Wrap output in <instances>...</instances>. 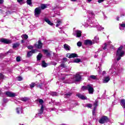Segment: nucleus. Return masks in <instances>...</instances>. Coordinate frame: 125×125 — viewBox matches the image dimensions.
<instances>
[{"label":"nucleus","mask_w":125,"mask_h":125,"mask_svg":"<svg viewBox=\"0 0 125 125\" xmlns=\"http://www.w3.org/2000/svg\"><path fill=\"white\" fill-rule=\"evenodd\" d=\"M85 27H88V25L87 24Z\"/></svg>","instance_id":"63"},{"label":"nucleus","mask_w":125,"mask_h":125,"mask_svg":"<svg viewBox=\"0 0 125 125\" xmlns=\"http://www.w3.org/2000/svg\"><path fill=\"white\" fill-rule=\"evenodd\" d=\"M109 73L115 76V75H118V70L114 66L112 65L111 68L109 69Z\"/></svg>","instance_id":"7"},{"label":"nucleus","mask_w":125,"mask_h":125,"mask_svg":"<svg viewBox=\"0 0 125 125\" xmlns=\"http://www.w3.org/2000/svg\"><path fill=\"white\" fill-rule=\"evenodd\" d=\"M87 107H88V108H91V107H92V104H86Z\"/></svg>","instance_id":"45"},{"label":"nucleus","mask_w":125,"mask_h":125,"mask_svg":"<svg viewBox=\"0 0 125 125\" xmlns=\"http://www.w3.org/2000/svg\"><path fill=\"white\" fill-rule=\"evenodd\" d=\"M16 110L17 114H22V112H23V110H22V107L20 106L17 107Z\"/></svg>","instance_id":"18"},{"label":"nucleus","mask_w":125,"mask_h":125,"mask_svg":"<svg viewBox=\"0 0 125 125\" xmlns=\"http://www.w3.org/2000/svg\"><path fill=\"white\" fill-rule=\"evenodd\" d=\"M43 52L45 53L47 56H50L51 53H52V51H50V50H43Z\"/></svg>","instance_id":"13"},{"label":"nucleus","mask_w":125,"mask_h":125,"mask_svg":"<svg viewBox=\"0 0 125 125\" xmlns=\"http://www.w3.org/2000/svg\"><path fill=\"white\" fill-rule=\"evenodd\" d=\"M19 43H16L13 44V48H16V47H18V46H19Z\"/></svg>","instance_id":"31"},{"label":"nucleus","mask_w":125,"mask_h":125,"mask_svg":"<svg viewBox=\"0 0 125 125\" xmlns=\"http://www.w3.org/2000/svg\"><path fill=\"white\" fill-rule=\"evenodd\" d=\"M111 43V42H108L107 43H105L103 45V49L105 50L107 49V46L108 45H110V44Z\"/></svg>","instance_id":"20"},{"label":"nucleus","mask_w":125,"mask_h":125,"mask_svg":"<svg viewBox=\"0 0 125 125\" xmlns=\"http://www.w3.org/2000/svg\"><path fill=\"white\" fill-rule=\"evenodd\" d=\"M116 20H117V21H120V17H117L116 18Z\"/></svg>","instance_id":"57"},{"label":"nucleus","mask_w":125,"mask_h":125,"mask_svg":"<svg viewBox=\"0 0 125 125\" xmlns=\"http://www.w3.org/2000/svg\"><path fill=\"white\" fill-rule=\"evenodd\" d=\"M35 46L36 48L38 49H41L42 47V43L41 40L38 41V43L35 44Z\"/></svg>","instance_id":"10"},{"label":"nucleus","mask_w":125,"mask_h":125,"mask_svg":"<svg viewBox=\"0 0 125 125\" xmlns=\"http://www.w3.org/2000/svg\"><path fill=\"white\" fill-rule=\"evenodd\" d=\"M38 87H40L41 89H42V84L41 83V84H38L37 85Z\"/></svg>","instance_id":"44"},{"label":"nucleus","mask_w":125,"mask_h":125,"mask_svg":"<svg viewBox=\"0 0 125 125\" xmlns=\"http://www.w3.org/2000/svg\"><path fill=\"white\" fill-rule=\"evenodd\" d=\"M42 12V9L41 7H38L35 9L34 15L35 17H39Z\"/></svg>","instance_id":"5"},{"label":"nucleus","mask_w":125,"mask_h":125,"mask_svg":"<svg viewBox=\"0 0 125 125\" xmlns=\"http://www.w3.org/2000/svg\"><path fill=\"white\" fill-rule=\"evenodd\" d=\"M87 13L89 14V15H91L92 16L94 15V14L93 13V11H88Z\"/></svg>","instance_id":"35"},{"label":"nucleus","mask_w":125,"mask_h":125,"mask_svg":"<svg viewBox=\"0 0 125 125\" xmlns=\"http://www.w3.org/2000/svg\"><path fill=\"white\" fill-rule=\"evenodd\" d=\"M1 79H3V75L2 74L0 73V80H1Z\"/></svg>","instance_id":"51"},{"label":"nucleus","mask_w":125,"mask_h":125,"mask_svg":"<svg viewBox=\"0 0 125 125\" xmlns=\"http://www.w3.org/2000/svg\"><path fill=\"white\" fill-rule=\"evenodd\" d=\"M71 1H77V0H71Z\"/></svg>","instance_id":"61"},{"label":"nucleus","mask_w":125,"mask_h":125,"mask_svg":"<svg viewBox=\"0 0 125 125\" xmlns=\"http://www.w3.org/2000/svg\"><path fill=\"white\" fill-rule=\"evenodd\" d=\"M56 27H59L61 24H62V21L60 20H57V22H56Z\"/></svg>","instance_id":"22"},{"label":"nucleus","mask_w":125,"mask_h":125,"mask_svg":"<svg viewBox=\"0 0 125 125\" xmlns=\"http://www.w3.org/2000/svg\"><path fill=\"white\" fill-rule=\"evenodd\" d=\"M45 22H46L49 25H50L51 26H52L53 25V23L51 22L49 20L46 18H45L44 19Z\"/></svg>","instance_id":"17"},{"label":"nucleus","mask_w":125,"mask_h":125,"mask_svg":"<svg viewBox=\"0 0 125 125\" xmlns=\"http://www.w3.org/2000/svg\"><path fill=\"white\" fill-rule=\"evenodd\" d=\"M32 55H33V53H32V51H29L27 53L28 57H30V56H32Z\"/></svg>","instance_id":"33"},{"label":"nucleus","mask_w":125,"mask_h":125,"mask_svg":"<svg viewBox=\"0 0 125 125\" xmlns=\"http://www.w3.org/2000/svg\"><path fill=\"white\" fill-rule=\"evenodd\" d=\"M84 44L85 45H91L92 44V41L89 40H86L84 41Z\"/></svg>","instance_id":"14"},{"label":"nucleus","mask_w":125,"mask_h":125,"mask_svg":"<svg viewBox=\"0 0 125 125\" xmlns=\"http://www.w3.org/2000/svg\"><path fill=\"white\" fill-rule=\"evenodd\" d=\"M31 51L32 53H36V52H38V50H32Z\"/></svg>","instance_id":"49"},{"label":"nucleus","mask_w":125,"mask_h":125,"mask_svg":"<svg viewBox=\"0 0 125 125\" xmlns=\"http://www.w3.org/2000/svg\"><path fill=\"white\" fill-rule=\"evenodd\" d=\"M21 101H23V102H26V101H28L29 100L28 98L24 97L23 98H22L21 99Z\"/></svg>","instance_id":"25"},{"label":"nucleus","mask_w":125,"mask_h":125,"mask_svg":"<svg viewBox=\"0 0 125 125\" xmlns=\"http://www.w3.org/2000/svg\"><path fill=\"white\" fill-rule=\"evenodd\" d=\"M63 46H64V48L65 50H70V48H71L70 46H69V45H68L67 44H64L63 45Z\"/></svg>","instance_id":"21"},{"label":"nucleus","mask_w":125,"mask_h":125,"mask_svg":"<svg viewBox=\"0 0 125 125\" xmlns=\"http://www.w3.org/2000/svg\"><path fill=\"white\" fill-rule=\"evenodd\" d=\"M99 41V38L96 36L94 39V42H93V43H95V42H98Z\"/></svg>","instance_id":"27"},{"label":"nucleus","mask_w":125,"mask_h":125,"mask_svg":"<svg viewBox=\"0 0 125 125\" xmlns=\"http://www.w3.org/2000/svg\"><path fill=\"white\" fill-rule=\"evenodd\" d=\"M17 62H20L21 61V57L20 56H18L16 58Z\"/></svg>","instance_id":"37"},{"label":"nucleus","mask_w":125,"mask_h":125,"mask_svg":"<svg viewBox=\"0 0 125 125\" xmlns=\"http://www.w3.org/2000/svg\"><path fill=\"white\" fill-rule=\"evenodd\" d=\"M23 80V78L21 76H19L17 77V80L19 81V82H21Z\"/></svg>","instance_id":"42"},{"label":"nucleus","mask_w":125,"mask_h":125,"mask_svg":"<svg viewBox=\"0 0 125 125\" xmlns=\"http://www.w3.org/2000/svg\"><path fill=\"white\" fill-rule=\"evenodd\" d=\"M21 38H23L24 39H25V40H27V39H28V35L25 34V35H23L21 36Z\"/></svg>","instance_id":"41"},{"label":"nucleus","mask_w":125,"mask_h":125,"mask_svg":"<svg viewBox=\"0 0 125 125\" xmlns=\"http://www.w3.org/2000/svg\"><path fill=\"white\" fill-rule=\"evenodd\" d=\"M60 66L62 68H65V67H66V65L64 64H62Z\"/></svg>","instance_id":"52"},{"label":"nucleus","mask_w":125,"mask_h":125,"mask_svg":"<svg viewBox=\"0 0 125 125\" xmlns=\"http://www.w3.org/2000/svg\"><path fill=\"white\" fill-rule=\"evenodd\" d=\"M73 35L75 36L76 38H80L82 37V31L80 30H76L73 33Z\"/></svg>","instance_id":"9"},{"label":"nucleus","mask_w":125,"mask_h":125,"mask_svg":"<svg viewBox=\"0 0 125 125\" xmlns=\"http://www.w3.org/2000/svg\"><path fill=\"white\" fill-rule=\"evenodd\" d=\"M67 57L68 58H75L76 57H78V54L76 53H68L67 54Z\"/></svg>","instance_id":"11"},{"label":"nucleus","mask_w":125,"mask_h":125,"mask_svg":"<svg viewBox=\"0 0 125 125\" xmlns=\"http://www.w3.org/2000/svg\"><path fill=\"white\" fill-rule=\"evenodd\" d=\"M97 29H98V31H103V30H104V27H103L100 25H99L97 27Z\"/></svg>","instance_id":"28"},{"label":"nucleus","mask_w":125,"mask_h":125,"mask_svg":"<svg viewBox=\"0 0 125 125\" xmlns=\"http://www.w3.org/2000/svg\"><path fill=\"white\" fill-rule=\"evenodd\" d=\"M121 105L123 106V108H125V100L123 99L121 101Z\"/></svg>","instance_id":"24"},{"label":"nucleus","mask_w":125,"mask_h":125,"mask_svg":"<svg viewBox=\"0 0 125 125\" xmlns=\"http://www.w3.org/2000/svg\"><path fill=\"white\" fill-rule=\"evenodd\" d=\"M30 87L31 88H33V87H35V86H36V83H32L30 84Z\"/></svg>","instance_id":"36"},{"label":"nucleus","mask_w":125,"mask_h":125,"mask_svg":"<svg viewBox=\"0 0 125 125\" xmlns=\"http://www.w3.org/2000/svg\"><path fill=\"white\" fill-rule=\"evenodd\" d=\"M104 0H98V2H99V3H101V2H103V1H104Z\"/></svg>","instance_id":"53"},{"label":"nucleus","mask_w":125,"mask_h":125,"mask_svg":"<svg viewBox=\"0 0 125 125\" xmlns=\"http://www.w3.org/2000/svg\"><path fill=\"white\" fill-rule=\"evenodd\" d=\"M90 79H92V80H96V76L94 75H91L90 76Z\"/></svg>","instance_id":"39"},{"label":"nucleus","mask_w":125,"mask_h":125,"mask_svg":"<svg viewBox=\"0 0 125 125\" xmlns=\"http://www.w3.org/2000/svg\"><path fill=\"white\" fill-rule=\"evenodd\" d=\"M93 26H92V27H98L99 24H98V22H94L93 23Z\"/></svg>","instance_id":"40"},{"label":"nucleus","mask_w":125,"mask_h":125,"mask_svg":"<svg viewBox=\"0 0 125 125\" xmlns=\"http://www.w3.org/2000/svg\"><path fill=\"white\" fill-rule=\"evenodd\" d=\"M54 54V56H55V57H56V56H55V53H53Z\"/></svg>","instance_id":"62"},{"label":"nucleus","mask_w":125,"mask_h":125,"mask_svg":"<svg viewBox=\"0 0 125 125\" xmlns=\"http://www.w3.org/2000/svg\"><path fill=\"white\" fill-rule=\"evenodd\" d=\"M63 62H66V61H67V58H64L63 59Z\"/></svg>","instance_id":"56"},{"label":"nucleus","mask_w":125,"mask_h":125,"mask_svg":"<svg viewBox=\"0 0 125 125\" xmlns=\"http://www.w3.org/2000/svg\"><path fill=\"white\" fill-rule=\"evenodd\" d=\"M5 94L8 97H15V96H17V95H18V93L9 91L5 92Z\"/></svg>","instance_id":"6"},{"label":"nucleus","mask_w":125,"mask_h":125,"mask_svg":"<svg viewBox=\"0 0 125 125\" xmlns=\"http://www.w3.org/2000/svg\"><path fill=\"white\" fill-rule=\"evenodd\" d=\"M92 0H87L88 2H90V1H91Z\"/></svg>","instance_id":"60"},{"label":"nucleus","mask_w":125,"mask_h":125,"mask_svg":"<svg viewBox=\"0 0 125 125\" xmlns=\"http://www.w3.org/2000/svg\"><path fill=\"white\" fill-rule=\"evenodd\" d=\"M100 124H105L107 122H109V119L106 116H103L102 118L99 121Z\"/></svg>","instance_id":"8"},{"label":"nucleus","mask_w":125,"mask_h":125,"mask_svg":"<svg viewBox=\"0 0 125 125\" xmlns=\"http://www.w3.org/2000/svg\"><path fill=\"white\" fill-rule=\"evenodd\" d=\"M38 101L40 104L42 105L41 108L39 110V112L38 114V116L41 117L42 113H43V105H42V104H43V100H42V99H39Z\"/></svg>","instance_id":"4"},{"label":"nucleus","mask_w":125,"mask_h":125,"mask_svg":"<svg viewBox=\"0 0 125 125\" xmlns=\"http://www.w3.org/2000/svg\"><path fill=\"white\" fill-rule=\"evenodd\" d=\"M125 56V51L123 50V46H121L118 48L117 53H116V57L117 61L121 60L122 57Z\"/></svg>","instance_id":"1"},{"label":"nucleus","mask_w":125,"mask_h":125,"mask_svg":"<svg viewBox=\"0 0 125 125\" xmlns=\"http://www.w3.org/2000/svg\"><path fill=\"white\" fill-rule=\"evenodd\" d=\"M1 3H3V0H0V4H1Z\"/></svg>","instance_id":"55"},{"label":"nucleus","mask_w":125,"mask_h":125,"mask_svg":"<svg viewBox=\"0 0 125 125\" xmlns=\"http://www.w3.org/2000/svg\"><path fill=\"white\" fill-rule=\"evenodd\" d=\"M18 2L21 3L23 1V0H17Z\"/></svg>","instance_id":"54"},{"label":"nucleus","mask_w":125,"mask_h":125,"mask_svg":"<svg viewBox=\"0 0 125 125\" xmlns=\"http://www.w3.org/2000/svg\"><path fill=\"white\" fill-rule=\"evenodd\" d=\"M62 77H62L61 78V79L63 81V83H66L64 81H65V79H66V77H65L64 76H63V75H62Z\"/></svg>","instance_id":"43"},{"label":"nucleus","mask_w":125,"mask_h":125,"mask_svg":"<svg viewBox=\"0 0 125 125\" xmlns=\"http://www.w3.org/2000/svg\"><path fill=\"white\" fill-rule=\"evenodd\" d=\"M82 90H88L89 94H93V86L92 84H88L87 86H83Z\"/></svg>","instance_id":"2"},{"label":"nucleus","mask_w":125,"mask_h":125,"mask_svg":"<svg viewBox=\"0 0 125 125\" xmlns=\"http://www.w3.org/2000/svg\"><path fill=\"white\" fill-rule=\"evenodd\" d=\"M125 24L123 22L122 24H119V29L120 30H125Z\"/></svg>","instance_id":"19"},{"label":"nucleus","mask_w":125,"mask_h":125,"mask_svg":"<svg viewBox=\"0 0 125 125\" xmlns=\"http://www.w3.org/2000/svg\"><path fill=\"white\" fill-rule=\"evenodd\" d=\"M82 76H81V73L78 72L76 75L74 76L73 79H72V82H70L69 83H75V82H80Z\"/></svg>","instance_id":"3"},{"label":"nucleus","mask_w":125,"mask_h":125,"mask_svg":"<svg viewBox=\"0 0 125 125\" xmlns=\"http://www.w3.org/2000/svg\"><path fill=\"white\" fill-rule=\"evenodd\" d=\"M96 110V108L95 107H94V109L92 111V114L94 116L95 115V110Z\"/></svg>","instance_id":"47"},{"label":"nucleus","mask_w":125,"mask_h":125,"mask_svg":"<svg viewBox=\"0 0 125 125\" xmlns=\"http://www.w3.org/2000/svg\"><path fill=\"white\" fill-rule=\"evenodd\" d=\"M42 67H43L44 68H45V67H47V64L44 61H43L42 62Z\"/></svg>","instance_id":"30"},{"label":"nucleus","mask_w":125,"mask_h":125,"mask_svg":"<svg viewBox=\"0 0 125 125\" xmlns=\"http://www.w3.org/2000/svg\"><path fill=\"white\" fill-rule=\"evenodd\" d=\"M105 74H106V71H104L103 72L102 75H105Z\"/></svg>","instance_id":"59"},{"label":"nucleus","mask_w":125,"mask_h":125,"mask_svg":"<svg viewBox=\"0 0 125 125\" xmlns=\"http://www.w3.org/2000/svg\"><path fill=\"white\" fill-rule=\"evenodd\" d=\"M21 42L23 43V42H23V40H22L21 41Z\"/></svg>","instance_id":"64"},{"label":"nucleus","mask_w":125,"mask_h":125,"mask_svg":"<svg viewBox=\"0 0 125 125\" xmlns=\"http://www.w3.org/2000/svg\"><path fill=\"white\" fill-rule=\"evenodd\" d=\"M48 6V5H47L46 4H41L40 8L41 9H45V8H46Z\"/></svg>","instance_id":"23"},{"label":"nucleus","mask_w":125,"mask_h":125,"mask_svg":"<svg viewBox=\"0 0 125 125\" xmlns=\"http://www.w3.org/2000/svg\"><path fill=\"white\" fill-rule=\"evenodd\" d=\"M57 63L55 62H53L52 63V65H54L55 66V65H56Z\"/></svg>","instance_id":"58"},{"label":"nucleus","mask_w":125,"mask_h":125,"mask_svg":"<svg viewBox=\"0 0 125 125\" xmlns=\"http://www.w3.org/2000/svg\"><path fill=\"white\" fill-rule=\"evenodd\" d=\"M27 48H28V49H33V46L32 45L28 46Z\"/></svg>","instance_id":"50"},{"label":"nucleus","mask_w":125,"mask_h":125,"mask_svg":"<svg viewBox=\"0 0 125 125\" xmlns=\"http://www.w3.org/2000/svg\"><path fill=\"white\" fill-rule=\"evenodd\" d=\"M74 63H80V62H81V59H75L74 60H73Z\"/></svg>","instance_id":"26"},{"label":"nucleus","mask_w":125,"mask_h":125,"mask_svg":"<svg viewBox=\"0 0 125 125\" xmlns=\"http://www.w3.org/2000/svg\"><path fill=\"white\" fill-rule=\"evenodd\" d=\"M109 81H110V77L109 76H105L103 79V83H108Z\"/></svg>","instance_id":"16"},{"label":"nucleus","mask_w":125,"mask_h":125,"mask_svg":"<svg viewBox=\"0 0 125 125\" xmlns=\"http://www.w3.org/2000/svg\"><path fill=\"white\" fill-rule=\"evenodd\" d=\"M0 42H3L4 43H11V41L10 40L6 39H0Z\"/></svg>","instance_id":"12"},{"label":"nucleus","mask_w":125,"mask_h":125,"mask_svg":"<svg viewBox=\"0 0 125 125\" xmlns=\"http://www.w3.org/2000/svg\"><path fill=\"white\" fill-rule=\"evenodd\" d=\"M65 97H66V98L70 97L71 96V95H72V93L68 92V93L65 94Z\"/></svg>","instance_id":"32"},{"label":"nucleus","mask_w":125,"mask_h":125,"mask_svg":"<svg viewBox=\"0 0 125 125\" xmlns=\"http://www.w3.org/2000/svg\"><path fill=\"white\" fill-rule=\"evenodd\" d=\"M94 105H95L94 108H96V107H97V105H98V103H97V102L96 101V102L94 103Z\"/></svg>","instance_id":"48"},{"label":"nucleus","mask_w":125,"mask_h":125,"mask_svg":"<svg viewBox=\"0 0 125 125\" xmlns=\"http://www.w3.org/2000/svg\"><path fill=\"white\" fill-rule=\"evenodd\" d=\"M77 45L78 46H82V42H77Z\"/></svg>","instance_id":"46"},{"label":"nucleus","mask_w":125,"mask_h":125,"mask_svg":"<svg viewBox=\"0 0 125 125\" xmlns=\"http://www.w3.org/2000/svg\"><path fill=\"white\" fill-rule=\"evenodd\" d=\"M51 95H52V96H57L58 94L55 92H52L51 93Z\"/></svg>","instance_id":"34"},{"label":"nucleus","mask_w":125,"mask_h":125,"mask_svg":"<svg viewBox=\"0 0 125 125\" xmlns=\"http://www.w3.org/2000/svg\"><path fill=\"white\" fill-rule=\"evenodd\" d=\"M42 54H41V53H39L37 57V60H38V61L41 60V58H42Z\"/></svg>","instance_id":"29"},{"label":"nucleus","mask_w":125,"mask_h":125,"mask_svg":"<svg viewBox=\"0 0 125 125\" xmlns=\"http://www.w3.org/2000/svg\"><path fill=\"white\" fill-rule=\"evenodd\" d=\"M77 96L79 97V98H80V99H82V100H85L87 99L86 97L81 94H77Z\"/></svg>","instance_id":"15"},{"label":"nucleus","mask_w":125,"mask_h":125,"mask_svg":"<svg viewBox=\"0 0 125 125\" xmlns=\"http://www.w3.org/2000/svg\"><path fill=\"white\" fill-rule=\"evenodd\" d=\"M26 2L28 5H31L32 4V0H27Z\"/></svg>","instance_id":"38"}]
</instances>
